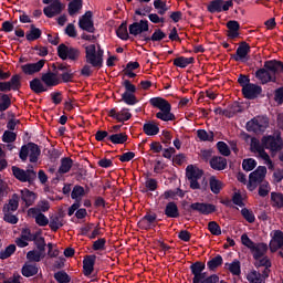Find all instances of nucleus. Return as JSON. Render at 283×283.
<instances>
[{
    "label": "nucleus",
    "mask_w": 283,
    "mask_h": 283,
    "mask_svg": "<svg viewBox=\"0 0 283 283\" xmlns=\"http://www.w3.org/2000/svg\"><path fill=\"white\" fill-rule=\"evenodd\" d=\"M23 74L27 76H34V74H39L45 67V60H39L35 63H27L20 66Z\"/></svg>",
    "instance_id": "16"
},
{
    "label": "nucleus",
    "mask_w": 283,
    "mask_h": 283,
    "mask_svg": "<svg viewBox=\"0 0 283 283\" xmlns=\"http://www.w3.org/2000/svg\"><path fill=\"white\" fill-rule=\"evenodd\" d=\"M45 258V252H41L40 250H32L27 253V260L29 262H41Z\"/></svg>",
    "instance_id": "45"
},
{
    "label": "nucleus",
    "mask_w": 283,
    "mask_h": 283,
    "mask_svg": "<svg viewBox=\"0 0 283 283\" xmlns=\"http://www.w3.org/2000/svg\"><path fill=\"white\" fill-rule=\"evenodd\" d=\"M165 216L167 218H180V211L178 210V205L176 202L170 201L166 205Z\"/></svg>",
    "instance_id": "38"
},
{
    "label": "nucleus",
    "mask_w": 283,
    "mask_h": 283,
    "mask_svg": "<svg viewBox=\"0 0 283 283\" xmlns=\"http://www.w3.org/2000/svg\"><path fill=\"white\" fill-rule=\"evenodd\" d=\"M266 277L268 276H264V272L260 273L255 270H252L247 274V280L250 283H265Z\"/></svg>",
    "instance_id": "34"
},
{
    "label": "nucleus",
    "mask_w": 283,
    "mask_h": 283,
    "mask_svg": "<svg viewBox=\"0 0 283 283\" xmlns=\"http://www.w3.org/2000/svg\"><path fill=\"white\" fill-rule=\"evenodd\" d=\"M12 105V99L7 94H0V112H6Z\"/></svg>",
    "instance_id": "53"
},
{
    "label": "nucleus",
    "mask_w": 283,
    "mask_h": 283,
    "mask_svg": "<svg viewBox=\"0 0 283 283\" xmlns=\"http://www.w3.org/2000/svg\"><path fill=\"white\" fill-rule=\"evenodd\" d=\"M108 140L113 143V145H124V143H127V134L125 133L113 134L108 136Z\"/></svg>",
    "instance_id": "47"
},
{
    "label": "nucleus",
    "mask_w": 283,
    "mask_h": 283,
    "mask_svg": "<svg viewBox=\"0 0 283 283\" xmlns=\"http://www.w3.org/2000/svg\"><path fill=\"white\" fill-rule=\"evenodd\" d=\"M19 200H21V197L17 193H13L11 199L7 205L3 207V213H12L19 209Z\"/></svg>",
    "instance_id": "29"
},
{
    "label": "nucleus",
    "mask_w": 283,
    "mask_h": 283,
    "mask_svg": "<svg viewBox=\"0 0 283 283\" xmlns=\"http://www.w3.org/2000/svg\"><path fill=\"white\" fill-rule=\"evenodd\" d=\"M262 145L265 149H270L271 151H281L283 147L282 137L280 136H266L262 138Z\"/></svg>",
    "instance_id": "15"
},
{
    "label": "nucleus",
    "mask_w": 283,
    "mask_h": 283,
    "mask_svg": "<svg viewBox=\"0 0 283 283\" xmlns=\"http://www.w3.org/2000/svg\"><path fill=\"white\" fill-rule=\"evenodd\" d=\"M226 269L233 275H240L242 273L240 261L234 260L232 263H226Z\"/></svg>",
    "instance_id": "50"
},
{
    "label": "nucleus",
    "mask_w": 283,
    "mask_h": 283,
    "mask_svg": "<svg viewBox=\"0 0 283 283\" xmlns=\"http://www.w3.org/2000/svg\"><path fill=\"white\" fill-rule=\"evenodd\" d=\"M17 251V245L10 244L4 250L0 251V260H8Z\"/></svg>",
    "instance_id": "55"
},
{
    "label": "nucleus",
    "mask_w": 283,
    "mask_h": 283,
    "mask_svg": "<svg viewBox=\"0 0 283 283\" xmlns=\"http://www.w3.org/2000/svg\"><path fill=\"white\" fill-rule=\"evenodd\" d=\"M251 53V45L247 42L239 44L235 54L231 55V59L237 62L247 63L249 61V54Z\"/></svg>",
    "instance_id": "13"
},
{
    "label": "nucleus",
    "mask_w": 283,
    "mask_h": 283,
    "mask_svg": "<svg viewBox=\"0 0 283 283\" xmlns=\"http://www.w3.org/2000/svg\"><path fill=\"white\" fill-rule=\"evenodd\" d=\"M36 273H39V268L36 264L25 263L22 268V275L24 277H32L36 275Z\"/></svg>",
    "instance_id": "43"
},
{
    "label": "nucleus",
    "mask_w": 283,
    "mask_h": 283,
    "mask_svg": "<svg viewBox=\"0 0 283 283\" xmlns=\"http://www.w3.org/2000/svg\"><path fill=\"white\" fill-rule=\"evenodd\" d=\"M209 185H210V191H212V193L217 195L220 193V191H222V189H224V184L217 179L216 176H212L209 178Z\"/></svg>",
    "instance_id": "40"
},
{
    "label": "nucleus",
    "mask_w": 283,
    "mask_h": 283,
    "mask_svg": "<svg viewBox=\"0 0 283 283\" xmlns=\"http://www.w3.org/2000/svg\"><path fill=\"white\" fill-rule=\"evenodd\" d=\"M17 140V135L14 132L6 130L2 135L3 143H14Z\"/></svg>",
    "instance_id": "64"
},
{
    "label": "nucleus",
    "mask_w": 283,
    "mask_h": 283,
    "mask_svg": "<svg viewBox=\"0 0 283 283\" xmlns=\"http://www.w3.org/2000/svg\"><path fill=\"white\" fill-rule=\"evenodd\" d=\"M85 54L86 63L92 65V67H103V54H105V51L101 49V44L85 46Z\"/></svg>",
    "instance_id": "3"
},
{
    "label": "nucleus",
    "mask_w": 283,
    "mask_h": 283,
    "mask_svg": "<svg viewBox=\"0 0 283 283\" xmlns=\"http://www.w3.org/2000/svg\"><path fill=\"white\" fill-rule=\"evenodd\" d=\"M19 197L21 198L22 202H24L27 207H32V205H34L36 200V193H34L33 191H30L27 188L20 190Z\"/></svg>",
    "instance_id": "26"
},
{
    "label": "nucleus",
    "mask_w": 283,
    "mask_h": 283,
    "mask_svg": "<svg viewBox=\"0 0 283 283\" xmlns=\"http://www.w3.org/2000/svg\"><path fill=\"white\" fill-rule=\"evenodd\" d=\"M258 167V161L253 158L244 159L242 163V168L244 171H253Z\"/></svg>",
    "instance_id": "59"
},
{
    "label": "nucleus",
    "mask_w": 283,
    "mask_h": 283,
    "mask_svg": "<svg viewBox=\"0 0 283 283\" xmlns=\"http://www.w3.org/2000/svg\"><path fill=\"white\" fill-rule=\"evenodd\" d=\"M28 214L35 219V223L39 227H48V224H50V219H48V217H45V214L38 208H30Z\"/></svg>",
    "instance_id": "22"
},
{
    "label": "nucleus",
    "mask_w": 283,
    "mask_h": 283,
    "mask_svg": "<svg viewBox=\"0 0 283 283\" xmlns=\"http://www.w3.org/2000/svg\"><path fill=\"white\" fill-rule=\"evenodd\" d=\"M197 136L199 140H202L203 143H207V142L213 143V138H214L213 132L208 133L205 129H199L197 130Z\"/></svg>",
    "instance_id": "49"
},
{
    "label": "nucleus",
    "mask_w": 283,
    "mask_h": 283,
    "mask_svg": "<svg viewBox=\"0 0 283 283\" xmlns=\"http://www.w3.org/2000/svg\"><path fill=\"white\" fill-rule=\"evenodd\" d=\"M57 55L62 61H78V56H81V51L78 49L70 48L65 44H60L57 48Z\"/></svg>",
    "instance_id": "10"
},
{
    "label": "nucleus",
    "mask_w": 283,
    "mask_h": 283,
    "mask_svg": "<svg viewBox=\"0 0 283 283\" xmlns=\"http://www.w3.org/2000/svg\"><path fill=\"white\" fill-rule=\"evenodd\" d=\"M28 156L30 163H36L39 160V156H41V149L39 148V145L30 143L22 146L20 150V158L23 163L28 160Z\"/></svg>",
    "instance_id": "4"
},
{
    "label": "nucleus",
    "mask_w": 283,
    "mask_h": 283,
    "mask_svg": "<svg viewBox=\"0 0 283 283\" xmlns=\"http://www.w3.org/2000/svg\"><path fill=\"white\" fill-rule=\"evenodd\" d=\"M270 249L271 251H277V249H283V232L280 230H276L274 232L273 240L270 242Z\"/></svg>",
    "instance_id": "31"
},
{
    "label": "nucleus",
    "mask_w": 283,
    "mask_h": 283,
    "mask_svg": "<svg viewBox=\"0 0 283 283\" xmlns=\"http://www.w3.org/2000/svg\"><path fill=\"white\" fill-rule=\"evenodd\" d=\"M42 83H44L46 87H56V85L61 84V78H59L56 73L48 72L42 74Z\"/></svg>",
    "instance_id": "25"
},
{
    "label": "nucleus",
    "mask_w": 283,
    "mask_h": 283,
    "mask_svg": "<svg viewBox=\"0 0 283 283\" xmlns=\"http://www.w3.org/2000/svg\"><path fill=\"white\" fill-rule=\"evenodd\" d=\"M203 171L193 166V165H189L186 168V178H188V182L190 185V189H200V182H198V180H200V178H202L203 176Z\"/></svg>",
    "instance_id": "5"
},
{
    "label": "nucleus",
    "mask_w": 283,
    "mask_h": 283,
    "mask_svg": "<svg viewBox=\"0 0 283 283\" xmlns=\"http://www.w3.org/2000/svg\"><path fill=\"white\" fill-rule=\"evenodd\" d=\"M172 63H174L175 67H181V70H185V67H188V65H193V63H196V59L179 56V57H176L172 61Z\"/></svg>",
    "instance_id": "37"
},
{
    "label": "nucleus",
    "mask_w": 283,
    "mask_h": 283,
    "mask_svg": "<svg viewBox=\"0 0 283 283\" xmlns=\"http://www.w3.org/2000/svg\"><path fill=\"white\" fill-rule=\"evenodd\" d=\"M255 266H256V269H260L263 266L264 268L263 277H269V275L271 273V266H272L271 259H269V256H263V258L256 260Z\"/></svg>",
    "instance_id": "30"
},
{
    "label": "nucleus",
    "mask_w": 283,
    "mask_h": 283,
    "mask_svg": "<svg viewBox=\"0 0 283 283\" xmlns=\"http://www.w3.org/2000/svg\"><path fill=\"white\" fill-rule=\"evenodd\" d=\"M270 191L271 186L269 185V181H263L259 187V196H261V198H266Z\"/></svg>",
    "instance_id": "62"
},
{
    "label": "nucleus",
    "mask_w": 283,
    "mask_h": 283,
    "mask_svg": "<svg viewBox=\"0 0 283 283\" xmlns=\"http://www.w3.org/2000/svg\"><path fill=\"white\" fill-rule=\"evenodd\" d=\"M11 170H12L14 178H17V180H19L20 182L32 184V182H34V180H36V171H34L32 169L23 170L17 166H12Z\"/></svg>",
    "instance_id": "9"
},
{
    "label": "nucleus",
    "mask_w": 283,
    "mask_h": 283,
    "mask_svg": "<svg viewBox=\"0 0 283 283\" xmlns=\"http://www.w3.org/2000/svg\"><path fill=\"white\" fill-rule=\"evenodd\" d=\"M206 265L203 262H195L190 265L192 277V283H228L224 280H220L217 274L207 275L205 272Z\"/></svg>",
    "instance_id": "1"
},
{
    "label": "nucleus",
    "mask_w": 283,
    "mask_h": 283,
    "mask_svg": "<svg viewBox=\"0 0 283 283\" xmlns=\"http://www.w3.org/2000/svg\"><path fill=\"white\" fill-rule=\"evenodd\" d=\"M74 161L70 157H64L61 159V165L59 168V174H69L72 169Z\"/></svg>",
    "instance_id": "44"
},
{
    "label": "nucleus",
    "mask_w": 283,
    "mask_h": 283,
    "mask_svg": "<svg viewBox=\"0 0 283 283\" xmlns=\"http://www.w3.org/2000/svg\"><path fill=\"white\" fill-rule=\"evenodd\" d=\"M222 255L218 254L217 256L212 258L210 261H208L207 266L209 271H216L218 266H222Z\"/></svg>",
    "instance_id": "52"
},
{
    "label": "nucleus",
    "mask_w": 283,
    "mask_h": 283,
    "mask_svg": "<svg viewBox=\"0 0 283 283\" xmlns=\"http://www.w3.org/2000/svg\"><path fill=\"white\" fill-rule=\"evenodd\" d=\"M78 25L82 30H85L86 32H94V21H92V11L86 12L78 22Z\"/></svg>",
    "instance_id": "23"
},
{
    "label": "nucleus",
    "mask_w": 283,
    "mask_h": 283,
    "mask_svg": "<svg viewBox=\"0 0 283 283\" xmlns=\"http://www.w3.org/2000/svg\"><path fill=\"white\" fill-rule=\"evenodd\" d=\"M94 264H96V255H87L83 260V274L90 277L94 273Z\"/></svg>",
    "instance_id": "24"
},
{
    "label": "nucleus",
    "mask_w": 283,
    "mask_h": 283,
    "mask_svg": "<svg viewBox=\"0 0 283 283\" xmlns=\"http://www.w3.org/2000/svg\"><path fill=\"white\" fill-rule=\"evenodd\" d=\"M116 34L118 39H122V41H127V39H129V32H127V24H120L116 30Z\"/></svg>",
    "instance_id": "58"
},
{
    "label": "nucleus",
    "mask_w": 283,
    "mask_h": 283,
    "mask_svg": "<svg viewBox=\"0 0 283 283\" xmlns=\"http://www.w3.org/2000/svg\"><path fill=\"white\" fill-rule=\"evenodd\" d=\"M41 34H43V32L41 31V29L35 28L34 24L30 25V30L25 33V39L27 41H36L39 39H41Z\"/></svg>",
    "instance_id": "41"
},
{
    "label": "nucleus",
    "mask_w": 283,
    "mask_h": 283,
    "mask_svg": "<svg viewBox=\"0 0 283 283\" xmlns=\"http://www.w3.org/2000/svg\"><path fill=\"white\" fill-rule=\"evenodd\" d=\"M128 30L133 36H138L143 32H149V21L140 20L139 22H135L128 27Z\"/></svg>",
    "instance_id": "19"
},
{
    "label": "nucleus",
    "mask_w": 283,
    "mask_h": 283,
    "mask_svg": "<svg viewBox=\"0 0 283 283\" xmlns=\"http://www.w3.org/2000/svg\"><path fill=\"white\" fill-rule=\"evenodd\" d=\"M266 127H269V118L264 116L253 117L247 123L248 132H253L254 134H262V132L266 130Z\"/></svg>",
    "instance_id": "8"
},
{
    "label": "nucleus",
    "mask_w": 283,
    "mask_h": 283,
    "mask_svg": "<svg viewBox=\"0 0 283 283\" xmlns=\"http://www.w3.org/2000/svg\"><path fill=\"white\" fill-rule=\"evenodd\" d=\"M256 78L262 83V85L266 83H271V81H275V76L272 75L268 70L260 69L255 73Z\"/></svg>",
    "instance_id": "32"
},
{
    "label": "nucleus",
    "mask_w": 283,
    "mask_h": 283,
    "mask_svg": "<svg viewBox=\"0 0 283 283\" xmlns=\"http://www.w3.org/2000/svg\"><path fill=\"white\" fill-rule=\"evenodd\" d=\"M250 147L254 154H258V158L264 160V165H266L268 169H273V161L271 160V156H269L266 150H264V146L260 145V140L252 138Z\"/></svg>",
    "instance_id": "7"
},
{
    "label": "nucleus",
    "mask_w": 283,
    "mask_h": 283,
    "mask_svg": "<svg viewBox=\"0 0 283 283\" xmlns=\"http://www.w3.org/2000/svg\"><path fill=\"white\" fill-rule=\"evenodd\" d=\"M106 244L107 240L105 238H101L93 242L92 249L93 251H105Z\"/></svg>",
    "instance_id": "60"
},
{
    "label": "nucleus",
    "mask_w": 283,
    "mask_h": 283,
    "mask_svg": "<svg viewBox=\"0 0 283 283\" xmlns=\"http://www.w3.org/2000/svg\"><path fill=\"white\" fill-rule=\"evenodd\" d=\"M123 87H125V92L122 95V101L126 103V105H136V85L132 84L129 80H124Z\"/></svg>",
    "instance_id": "11"
},
{
    "label": "nucleus",
    "mask_w": 283,
    "mask_h": 283,
    "mask_svg": "<svg viewBox=\"0 0 283 283\" xmlns=\"http://www.w3.org/2000/svg\"><path fill=\"white\" fill-rule=\"evenodd\" d=\"M167 39V33L163 32L160 29H156L150 38H145V41H163Z\"/></svg>",
    "instance_id": "56"
},
{
    "label": "nucleus",
    "mask_w": 283,
    "mask_h": 283,
    "mask_svg": "<svg viewBox=\"0 0 283 283\" xmlns=\"http://www.w3.org/2000/svg\"><path fill=\"white\" fill-rule=\"evenodd\" d=\"M83 8V0H73L69 3V14L74 17Z\"/></svg>",
    "instance_id": "51"
},
{
    "label": "nucleus",
    "mask_w": 283,
    "mask_h": 283,
    "mask_svg": "<svg viewBox=\"0 0 283 283\" xmlns=\"http://www.w3.org/2000/svg\"><path fill=\"white\" fill-rule=\"evenodd\" d=\"M30 90L34 92V94H43V92H48V86L43 82V80L35 77L29 83Z\"/></svg>",
    "instance_id": "27"
},
{
    "label": "nucleus",
    "mask_w": 283,
    "mask_h": 283,
    "mask_svg": "<svg viewBox=\"0 0 283 283\" xmlns=\"http://www.w3.org/2000/svg\"><path fill=\"white\" fill-rule=\"evenodd\" d=\"M210 167L216 171H223L227 169V158L224 157H212L210 159Z\"/></svg>",
    "instance_id": "35"
},
{
    "label": "nucleus",
    "mask_w": 283,
    "mask_h": 283,
    "mask_svg": "<svg viewBox=\"0 0 283 283\" xmlns=\"http://www.w3.org/2000/svg\"><path fill=\"white\" fill-rule=\"evenodd\" d=\"M54 280H56L57 283H71L72 277L67 275V272L65 271H59L54 273Z\"/></svg>",
    "instance_id": "54"
},
{
    "label": "nucleus",
    "mask_w": 283,
    "mask_h": 283,
    "mask_svg": "<svg viewBox=\"0 0 283 283\" xmlns=\"http://www.w3.org/2000/svg\"><path fill=\"white\" fill-rule=\"evenodd\" d=\"M250 251L254 260H260L266 255V251H269V245H266V243H256Z\"/></svg>",
    "instance_id": "28"
},
{
    "label": "nucleus",
    "mask_w": 283,
    "mask_h": 283,
    "mask_svg": "<svg viewBox=\"0 0 283 283\" xmlns=\"http://www.w3.org/2000/svg\"><path fill=\"white\" fill-rule=\"evenodd\" d=\"M190 209L201 213V216H211V213H216V206L213 203L193 202L190 205Z\"/></svg>",
    "instance_id": "17"
},
{
    "label": "nucleus",
    "mask_w": 283,
    "mask_h": 283,
    "mask_svg": "<svg viewBox=\"0 0 283 283\" xmlns=\"http://www.w3.org/2000/svg\"><path fill=\"white\" fill-rule=\"evenodd\" d=\"M266 178V167L259 166L253 172L250 174L248 189L249 191H255L258 185L264 181Z\"/></svg>",
    "instance_id": "6"
},
{
    "label": "nucleus",
    "mask_w": 283,
    "mask_h": 283,
    "mask_svg": "<svg viewBox=\"0 0 283 283\" xmlns=\"http://www.w3.org/2000/svg\"><path fill=\"white\" fill-rule=\"evenodd\" d=\"M108 116L117 120V123H125L132 118V113L127 108H123L122 111H117L116 108H112L108 112Z\"/></svg>",
    "instance_id": "21"
},
{
    "label": "nucleus",
    "mask_w": 283,
    "mask_h": 283,
    "mask_svg": "<svg viewBox=\"0 0 283 283\" xmlns=\"http://www.w3.org/2000/svg\"><path fill=\"white\" fill-rule=\"evenodd\" d=\"M230 8H233V1H224V0H212L207 10L211 14H216V12H227Z\"/></svg>",
    "instance_id": "12"
},
{
    "label": "nucleus",
    "mask_w": 283,
    "mask_h": 283,
    "mask_svg": "<svg viewBox=\"0 0 283 283\" xmlns=\"http://www.w3.org/2000/svg\"><path fill=\"white\" fill-rule=\"evenodd\" d=\"M217 148L219 154H221V156H231V149H229V145H227V143L219 142L217 144Z\"/></svg>",
    "instance_id": "61"
},
{
    "label": "nucleus",
    "mask_w": 283,
    "mask_h": 283,
    "mask_svg": "<svg viewBox=\"0 0 283 283\" xmlns=\"http://www.w3.org/2000/svg\"><path fill=\"white\" fill-rule=\"evenodd\" d=\"M228 36L230 39H238L240 36V23L235 20H230L227 22Z\"/></svg>",
    "instance_id": "33"
},
{
    "label": "nucleus",
    "mask_w": 283,
    "mask_h": 283,
    "mask_svg": "<svg viewBox=\"0 0 283 283\" xmlns=\"http://www.w3.org/2000/svg\"><path fill=\"white\" fill-rule=\"evenodd\" d=\"M271 206L274 209H282L283 208V195L281 192H272L271 193Z\"/></svg>",
    "instance_id": "48"
},
{
    "label": "nucleus",
    "mask_w": 283,
    "mask_h": 283,
    "mask_svg": "<svg viewBox=\"0 0 283 283\" xmlns=\"http://www.w3.org/2000/svg\"><path fill=\"white\" fill-rule=\"evenodd\" d=\"M150 105L159 109L156 113V118L169 123V120H176V115L171 113V104L163 97H153L149 101Z\"/></svg>",
    "instance_id": "2"
},
{
    "label": "nucleus",
    "mask_w": 283,
    "mask_h": 283,
    "mask_svg": "<svg viewBox=\"0 0 283 283\" xmlns=\"http://www.w3.org/2000/svg\"><path fill=\"white\" fill-rule=\"evenodd\" d=\"M65 10V4L60 0H54L51 4L44 7L43 13L48 19H54V17H59L61 12Z\"/></svg>",
    "instance_id": "14"
},
{
    "label": "nucleus",
    "mask_w": 283,
    "mask_h": 283,
    "mask_svg": "<svg viewBox=\"0 0 283 283\" xmlns=\"http://www.w3.org/2000/svg\"><path fill=\"white\" fill-rule=\"evenodd\" d=\"M241 216L244 218V220H247V222H249L250 224H252V222H255V214H253V211L243 208L241 210Z\"/></svg>",
    "instance_id": "63"
},
{
    "label": "nucleus",
    "mask_w": 283,
    "mask_h": 283,
    "mask_svg": "<svg viewBox=\"0 0 283 283\" xmlns=\"http://www.w3.org/2000/svg\"><path fill=\"white\" fill-rule=\"evenodd\" d=\"M264 67L270 74H272V76H275V73L279 70H283V64L277 61H268L265 62Z\"/></svg>",
    "instance_id": "42"
},
{
    "label": "nucleus",
    "mask_w": 283,
    "mask_h": 283,
    "mask_svg": "<svg viewBox=\"0 0 283 283\" xmlns=\"http://www.w3.org/2000/svg\"><path fill=\"white\" fill-rule=\"evenodd\" d=\"M84 196H85V188H83L82 186H74L71 192L72 200H75V202H81Z\"/></svg>",
    "instance_id": "46"
},
{
    "label": "nucleus",
    "mask_w": 283,
    "mask_h": 283,
    "mask_svg": "<svg viewBox=\"0 0 283 283\" xmlns=\"http://www.w3.org/2000/svg\"><path fill=\"white\" fill-rule=\"evenodd\" d=\"M143 132L146 136H158L160 134V127L155 122H148L144 124Z\"/></svg>",
    "instance_id": "36"
},
{
    "label": "nucleus",
    "mask_w": 283,
    "mask_h": 283,
    "mask_svg": "<svg viewBox=\"0 0 283 283\" xmlns=\"http://www.w3.org/2000/svg\"><path fill=\"white\" fill-rule=\"evenodd\" d=\"M242 94L244 98H249L250 101H253V98H258L262 94V86L256 84H247L243 85Z\"/></svg>",
    "instance_id": "18"
},
{
    "label": "nucleus",
    "mask_w": 283,
    "mask_h": 283,
    "mask_svg": "<svg viewBox=\"0 0 283 283\" xmlns=\"http://www.w3.org/2000/svg\"><path fill=\"white\" fill-rule=\"evenodd\" d=\"M208 231H210L212 235H222V228H220V224L216 221H210L208 223Z\"/></svg>",
    "instance_id": "57"
},
{
    "label": "nucleus",
    "mask_w": 283,
    "mask_h": 283,
    "mask_svg": "<svg viewBox=\"0 0 283 283\" xmlns=\"http://www.w3.org/2000/svg\"><path fill=\"white\" fill-rule=\"evenodd\" d=\"M157 216L156 213H147L146 216H144L139 222H138V227L139 229H144L145 231H149V229H154L156 228V220H157Z\"/></svg>",
    "instance_id": "20"
},
{
    "label": "nucleus",
    "mask_w": 283,
    "mask_h": 283,
    "mask_svg": "<svg viewBox=\"0 0 283 283\" xmlns=\"http://www.w3.org/2000/svg\"><path fill=\"white\" fill-rule=\"evenodd\" d=\"M64 224V220L63 217L59 216V214H54L52 217H50L49 220V227L51 229V231H59L61 229V227H63Z\"/></svg>",
    "instance_id": "39"
}]
</instances>
